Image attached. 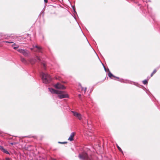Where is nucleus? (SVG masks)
Masks as SVG:
<instances>
[{"label": "nucleus", "instance_id": "24", "mask_svg": "<svg viewBox=\"0 0 160 160\" xmlns=\"http://www.w3.org/2000/svg\"><path fill=\"white\" fill-rule=\"evenodd\" d=\"M16 44L15 43H14L12 45V48H13L14 47V46H16Z\"/></svg>", "mask_w": 160, "mask_h": 160}, {"label": "nucleus", "instance_id": "25", "mask_svg": "<svg viewBox=\"0 0 160 160\" xmlns=\"http://www.w3.org/2000/svg\"><path fill=\"white\" fill-rule=\"evenodd\" d=\"M81 88H82V91H84V88H82V86H81Z\"/></svg>", "mask_w": 160, "mask_h": 160}, {"label": "nucleus", "instance_id": "17", "mask_svg": "<svg viewBox=\"0 0 160 160\" xmlns=\"http://www.w3.org/2000/svg\"><path fill=\"white\" fill-rule=\"evenodd\" d=\"M117 148H118V150L120 151H121V152H122V150L119 147V146H118V145L117 144Z\"/></svg>", "mask_w": 160, "mask_h": 160}, {"label": "nucleus", "instance_id": "22", "mask_svg": "<svg viewBox=\"0 0 160 160\" xmlns=\"http://www.w3.org/2000/svg\"><path fill=\"white\" fill-rule=\"evenodd\" d=\"M36 58L37 59L39 60V61L40 60V59L39 57L37 56L36 57Z\"/></svg>", "mask_w": 160, "mask_h": 160}, {"label": "nucleus", "instance_id": "1", "mask_svg": "<svg viewBox=\"0 0 160 160\" xmlns=\"http://www.w3.org/2000/svg\"><path fill=\"white\" fill-rule=\"evenodd\" d=\"M42 79L43 82L47 83H49L51 80V78L49 75L44 73H42L41 74Z\"/></svg>", "mask_w": 160, "mask_h": 160}, {"label": "nucleus", "instance_id": "16", "mask_svg": "<svg viewBox=\"0 0 160 160\" xmlns=\"http://www.w3.org/2000/svg\"><path fill=\"white\" fill-rule=\"evenodd\" d=\"M19 47V46L18 45H16V47H14L13 48V49H14L15 50H16L17 49V48H18Z\"/></svg>", "mask_w": 160, "mask_h": 160}, {"label": "nucleus", "instance_id": "8", "mask_svg": "<svg viewBox=\"0 0 160 160\" xmlns=\"http://www.w3.org/2000/svg\"><path fill=\"white\" fill-rule=\"evenodd\" d=\"M75 133L73 132L71 133L70 137L68 139V140H73L74 137L75 136Z\"/></svg>", "mask_w": 160, "mask_h": 160}, {"label": "nucleus", "instance_id": "19", "mask_svg": "<svg viewBox=\"0 0 160 160\" xmlns=\"http://www.w3.org/2000/svg\"><path fill=\"white\" fill-rule=\"evenodd\" d=\"M58 143H61V144H65V143H67V142H58Z\"/></svg>", "mask_w": 160, "mask_h": 160}, {"label": "nucleus", "instance_id": "7", "mask_svg": "<svg viewBox=\"0 0 160 160\" xmlns=\"http://www.w3.org/2000/svg\"><path fill=\"white\" fill-rule=\"evenodd\" d=\"M49 91L52 93H56V94H60L62 93L61 91L55 90L52 88H49Z\"/></svg>", "mask_w": 160, "mask_h": 160}, {"label": "nucleus", "instance_id": "12", "mask_svg": "<svg viewBox=\"0 0 160 160\" xmlns=\"http://www.w3.org/2000/svg\"><path fill=\"white\" fill-rule=\"evenodd\" d=\"M33 48L35 47L36 48H37L39 50H40L42 49L41 47L38 46V45H36L35 46H33Z\"/></svg>", "mask_w": 160, "mask_h": 160}, {"label": "nucleus", "instance_id": "6", "mask_svg": "<svg viewBox=\"0 0 160 160\" xmlns=\"http://www.w3.org/2000/svg\"><path fill=\"white\" fill-rule=\"evenodd\" d=\"M79 156L81 158L86 160H88V157L87 154L85 152L83 153L82 154H80Z\"/></svg>", "mask_w": 160, "mask_h": 160}, {"label": "nucleus", "instance_id": "31", "mask_svg": "<svg viewBox=\"0 0 160 160\" xmlns=\"http://www.w3.org/2000/svg\"><path fill=\"white\" fill-rule=\"evenodd\" d=\"M106 78V77H105L103 80H104Z\"/></svg>", "mask_w": 160, "mask_h": 160}, {"label": "nucleus", "instance_id": "3", "mask_svg": "<svg viewBox=\"0 0 160 160\" xmlns=\"http://www.w3.org/2000/svg\"><path fill=\"white\" fill-rule=\"evenodd\" d=\"M54 87L57 89L64 90L66 89V88L64 85L61 84L60 83L58 82L54 85Z\"/></svg>", "mask_w": 160, "mask_h": 160}, {"label": "nucleus", "instance_id": "23", "mask_svg": "<svg viewBox=\"0 0 160 160\" xmlns=\"http://www.w3.org/2000/svg\"><path fill=\"white\" fill-rule=\"evenodd\" d=\"M86 89H87V88H84V93H85L86 90Z\"/></svg>", "mask_w": 160, "mask_h": 160}, {"label": "nucleus", "instance_id": "5", "mask_svg": "<svg viewBox=\"0 0 160 160\" xmlns=\"http://www.w3.org/2000/svg\"><path fill=\"white\" fill-rule=\"evenodd\" d=\"M72 112L73 113V115L78 118L79 120H81L82 119V116L80 113L73 111H72Z\"/></svg>", "mask_w": 160, "mask_h": 160}, {"label": "nucleus", "instance_id": "11", "mask_svg": "<svg viewBox=\"0 0 160 160\" xmlns=\"http://www.w3.org/2000/svg\"><path fill=\"white\" fill-rule=\"evenodd\" d=\"M157 72V70L156 69H155L151 74V77H152L154 74H155L156 72Z\"/></svg>", "mask_w": 160, "mask_h": 160}, {"label": "nucleus", "instance_id": "9", "mask_svg": "<svg viewBox=\"0 0 160 160\" xmlns=\"http://www.w3.org/2000/svg\"><path fill=\"white\" fill-rule=\"evenodd\" d=\"M0 150L2 152L6 154H9V152L5 149L2 146H0Z\"/></svg>", "mask_w": 160, "mask_h": 160}, {"label": "nucleus", "instance_id": "26", "mask_svg": "<svg viewBox=\"0 0 160 160\" xmlns=\"http://www.w3.org/2000/svg\"><path fill=\"white\" fill-rule=\"evenodd\" d=\"M6 160H11V159L9 158H7L6 159Z\"/></svg>", "mask_w": 160, "mask_h": 160}, {"label": "nucleus", "instance_id": "4", "mask_svg": "<svg viewBox=\"0 0 160 160\" xmlns=\"http://www.w3.org/2000/svg\"><path fill=\"white\" fill-rule=\"evenodd\" d=\"M62 93L60 94H58V97L60 99H62L65 98H68V94L65 93L64 91H62Z\"/></svg>", "mask_w": 160, "mask_h": 160}, {"label": "nucleus", "instance_id": "15", "mask_svg": "<svg viewBox=\"0 0 160 160\" xmlns=\"http://www.w3.org/2000/svg\"><path fill=\"white\" fill-rule=\"evenodd\" d=\"M56 79L60 81H61V78L59 77H57L55 78Z\"/></svg>", "mask_w": 160, "mask_h": 160}, {"label": "nucleus", "instance_id": "28", "mask_svg": "<svg viewBox=\"0 0 160 160\" xmlns=\"http://www.w3.org/2000/svg\"><path fill=\"white\" fill-rule=\"evenodd\" d=\"M62 82V83H65L66 82L64 81H61Z\"/></svg>", "mask_w": 160, "mask_h": 160}, {"label": "nucleus", "instance_id": "30", "mask_svg": "<svg viewBox=\"0 0 160 160\" xmlns=\"http://www.w3.org/2000/svg\"><path fill=\"white\" fill-rule=\"evenodd\" d=\"M30 49L31 50H33V48H30Z\"/></svg>", "mask_w": 160, "mask_h": 160}, {"label": "nucleus", "instance_id": "13", "mask_svg": "<svg viewBox=\"0 0 160 160\" xmlns=\"http://www.w3.org/2000/svg\"><path fill=\"white\" fill-rule=\"evenodd\" d=\"M21 60L22 62L23 63H26V61L25 59L22 57L21 58Z\"/></svg>", "mask_w": 160, "mask_h": 160}, {"label": "nucleus", "instance_id": "18", "mask_svg": "<svg viewBox=\"0 0 160 160\" xmlns=\"http://www.w3.org/2000/svg\"><path fill=\"white\" fill-rule=\"evenodd\" d=\"M16 144V142H13V143H10L9 144V146H11L12 145H15Z\"/></svg>", "mask_w": 160, "mask_h": 160}, {"label": "nucleus", "instance_id": "29", "mask_svg": "<svg viewBox=\"0 0 160 160\" xmlns=\"http://www.w3.org/2000/svg\"><path fill=\"white\" fill-rule=\"evenodd\" d=\"M50 160H56L55 159H51Z\"/></svg>", "mask_w": 160, "mask_h": 160}, {"label": "nucleus", "instance_id": "10", "mask_svg": "<svg viewBox=\"0 0 160 160\" xmlns=\"http://www.w3.org/2000/svg\"><path fill=\"white\" fill-rule=\"evenodd\" d=\"M108 76L109 77H110L111 78H112V77H114L115 78H116L117 79H119V78L118 77H116L114 76L112 73H111L110 72H109L108 74Z\"/></svg>", "mask_w": 160, "mask_h": 160}, {"label": "nucleus", "instance_id": "14", "mask_svg": "<svg viewBox=\"0 0 160 160\" xmlns=\"http://www.w3.org/2000/svg\"><path fill=\"white\" fill-rule=\"evenodd\" d=\"M142 82L145 85L148 83V81L147 80H145L142 81Z\"/></svg>", "mask_w": 160, "mask_h": 160}, {"label": "nucleus", "instance_id": "21", "mask_svg": "<svg viewBox=\"0 0 160 160\" xmlns=\"http://www.w3.org/2000/svg\"><path fill=\"white\" fill-rule=\"evenodd\" d=\"M42 65H43V68H44V69H46V68H45V63H42Z\"/></svg>", "mask_w": 160, "mask_h": 160}, {"label": "nucleus", "instance_id": "2", "mask_svg": "<svg viewBox=\"0 0 160 160\" xmlns=\"http://www.w3.org/2000/svg\"><path fill=\"white\" fill-rule=\"evenodd\" d=\"M18 51L25 57H28L29 53V52L26 50L19 49L18 50Z\"/></svg>", "mask_w": 160, "mask_h": 160}, {"label": "nucleus", "instance_id": "27", "mask_svg": "<svg viewBox=\"0 0 160 160\" xmlns=\"http://www.w3.org/2000/svg\"><path fill=\"white\" fill-rule=\"evenodd\" d=\"M44 1L45 2V3H47L48 2V0H44Z\"/></svg>", "mask_w": 160, "mask_h": 160}, {"label": "nucleus", "instance_id": "20", "mask_svg": "<svg viewBox=\"0 0 160 160\" xmlns=\"http://www.w3.org/2000/svg\"><path fill=\"white\" fill-rule=\"evenodd\" d=\"M6 42V43H13V42H8V41H6V42Z\"/></svg>", "mask_w": 160, "mask_h": 160}]
</instances>
